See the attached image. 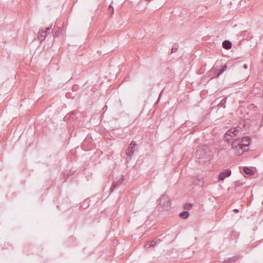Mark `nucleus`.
Masks as SVG:
<instances>
[{
	"mask_svg": "<svg viewBox=\"0 0 263 263\" xmlns=\"http://www.w3.org/2000/svg\"><path fill=\"white\" fill-rule=\"evenodd\" d=\"M238 136L231 143V149H233L237 156H240L249 150V146L251 140L248 136Z\"/></svg>",
	"mask_w": 263,
	"mask_h": 263,
	"instance_id": "1",
	"label": "nucleus"
},
{
	"mask_svg": "<svg viewBox=\"0 0 263 263\" xmlns=\"http://www.w3.org/2000/svg\"><path fill=\"white\" fill-rule=\"evenodd\" d=\"M196 161L200 164H204L212 159L211 148L207 145L198 146L195 153Z\"/></svg>",
	"mask_w": 263,
	"mask_h": 263,
	"instance_id": "2",
	"label": "nucleus"
},
{
	"mask_svg": "<svg viewBox=\"0 0 263 263\" xmlns=\"http://www.w3.org/2000/svg\"><path fill=\"white\" fill-rule=\"evenodd\" d=\"M241 128L239 127L236 128H231L229 129L223 135V139L229 144L232 143L236 138L238 136H241L242 133Z\"/></svg>",
	"mask_w": 263,
	"mask_h": 263,
	"instance_id": "3",
	"label": "nucleus"
},
{
	"mask_svg": "<svg viewBox=\"0 0 263 263\" xmlns=\"http://www.w3.org/2000/svg\"><path fill=\"white\" fill-rule=\"evenodd\" d=\"M159 205L163 210H168L171 208V200L168 196L165 194H163L159 199Z\"/></svg>",
	"mask_w": 263,
	"mask_h": 263,
	"instance_id": "4",
	"label": "nucleus"
},
{
	"mask_svg": "<svg viewBox=\"0 0 263 263\" xmlns=\"http://www.w3.org/2000/svg\"><path fill=\"white\" fill-rule=\"evenodd\" d=\"M241 63V62L240 61L233 63L232 61H228L224 65L221 66V67H219V69L222 73L227 70H228L229 71L233 70L234 68L239 66Z\"/></svg>",
	"mask_w": 263,
	"mask_h": 263,
	"instance_id": "5",
	"label": "nucleus"
},
{
	"mask_svg": "<svg viewBox=\"0 0 263 263\" xmlns=\"http://www.w3.org/2000/svg\"><path fill=\"white\" fill-rule=\"evenodd\" d=\"M137 146L134 141H132L129 144L127 149L126 150V155L128 157L131 158L134 153L136 151V147Z\"/></svg>",
	"mask_w": 263,
	"mask_h": 263,
	"instance_id": "6",
	"label": "nucleus"
},
{
	"mask_svg": "<svg viewBox=\"0 0 263 263\" xmlns=\"http://www.w3.org/2000/svg\"><path fill=\"white\" fill-rule=\"evenodd\" d=\"M124 181V176L122 175L121 177V178L117 181H114L112 182L110 187V193H111L114 190L117 189L118 187L120 186Z\"/></svg>",
	"mask_w": 263,
	"mask_h": 263,
	"instance_id": "7",
	"label": "nucleus"
},
{
	"mask_svg": "<svg viewBox=\"0 0 263 263\" xmlns=\"http://www.w3.org/2000/svg\"><path fill=\"white\" fill-rule=\"evenodd\" d=\"M192 180V183L196 185L201 186L203 185L204 178L202 177L197 176L193 177Z\"/></svg>",
	"mask_w": 263,
	"mask_h": 263,
	"instance_id": "8",
	"label": "nucleus"
},
{
	"mask_svg": "<svg viewBox=\"0 0 263 263\" xmlns=\"http://www.w3.org/2000/svg\"><path fill=\"white\" fill-rule=\"evenodd\" d=\"M231 174V171L230 169H226L223 172H221L218 175V179L219 180H223L226 177H229Z\"/></svg>",
	"mask_w": 263,
	"mask_h": 263,
	"instance_id": "9",
	"label": "nucleus"
},
{
	"mask_svg": "<svg viewBox=\"0 0 263 263\" xmlns=\"http://www.w3.org/2000/svg\"><path fill=\"white\" fill-rule=\"evenodd\" d=\"M37 37L38 39L41 42L43 41L45 39L46 35L45 34L44 28H40L39 29V32L37 34Z\"/></svg>",
	"mask_w": 263,
	"mask_h": 263,
	"instance_id": "10",
	"label": "nucleus"
},
{
	"mask_svg": "<svg viewBox=\"0 0 263 263\" xmlns=\"http://www.w3.org/2000/svg\"><path fill=\"white\" fill-rule=\"evenodd\" d=\"M222 46L224 49L229 50L232 48V44L229 40H224L222 43Z\"/></svg>",
	"mask_w": 263,
	"mask_h": 263,
	"instance_id": "11",
	"label": "nucleus"
},
{
	"mask_svg": "<svg viewBox=\"0 0 263 263\" xmlns=\"http://www.w3.org/2000/svg\"><path fill=\"white\" fill-rule=\"evenodd\" d=\"M243 173L248 175H253L254 174V171L252 170V168L248 167V166H244L243 167Z\"/></svg>",
	"mask_w": 263,
	"mask_h": 263,
	"instance_id": "12",
	"label": "nucleus"
},
{
	"mask_svg": "<svg viewBox=\"0 0 263 263\" xmlns=\"http://www.w3.org/2000/svg\"><path fill=\"white\" fill-rule=\"evenodd\" d=\"M217 71V65L214 66L213 68L209 71V76L212 77V78H217L214 75H216Z\"/></svg>",
	"mask_w": 263,
	"mask_h": 263,
	"instance_id": "13",
	"label": "nucleus"
},
{
	"mask_svg": "<svg viewBox=\"0 0 263 263\" xmlns=\"http://www.w3.org/2000/svg\"><path fill=\"white\" fill-rule=\"evenodd\" d=\"M53 36L58 37L62 33V29L60 28H57V29H53L52 31Z\"/></svg>",
	"mask_w": 263,
	"mask_h": 263,
	"instance_id": "14",
	"label": "nucleus"
},
{
	"mask_svg": "<svg viewBox=\"0 0 263 263\" xmlns=\"http://www.w3.org/2000/svg\"><path fill=\"white\" fill-rule=\"evenodd\" d=\"M179 217L181 218H182V219H187L189 216H190V213L188 211H184L182 212H181L179 214Z\"/></svg>",
	"mask_w": 263,
	"mask_h": 263,
	"instance_id": "15",
	"label": "nucleus"
},
{
	"mask_svg": "<svg viewBox=\"0 0 263 263\" xmlns=\"http://www.w3.org/2000/svg\"><path fill=\"white\" fill-rule=\"evenodd\" d=\"M239 256H234L229 258L227 260H225V263H234L238 259Z\"/></svg>",
	"mask_w": 263,
	"mask_h": 263,
	"instance_id": "16",
	"label": "nucleus"
},
{
	"mask_svg": "<svg viewBox=\"0 0 263 263\" xmlns=\"http://www.w3.org/2000/svg\"><path fill=\"white\" fill-rule=\"evenodd\" d=\"M75 113L74 112H70L69 114H68L64 117V120L65 121H66L67 120H70L71 117H72V119H73V116H75Z\"/></svg>",
	"mask_w": 263,
	"mask_h": 263,
	"instance_id": "17",
	"label": "nucleus"
},
{
	"mask_svg": "<svg viewBox=\"0 0 263 263\" xmlns=\"http://www.w3.org/2000/svg\"><path fill=\"white\" fill-rule=\"evenodd\" d=\"M159 242H160V239L152 240L149 241V246L148 247H154L156 244H158Z\"/></svg>",
	"mask_w": 263,
	"mask_h": 263,
	"instance_id": "18",
	"label": "nucleus"
},
{
	"mask_svg": "<svg viewBox=\"0 0 263 263\" xmlns=\"http://www.w3.org/2000/svg\"><path fill=\"white\" fill-rule=\"evenodd\" d=\"M193 207V204L191 203H186L183 204V208L184 210H190Z\"/></svg>",
	"mask_w": 263,
	"mask_h": 263,
	"instance_id": "19",
	"label": "nucleus"
},
{
	"mask_svg": "<svg viewBox=\"0 0 263 263\" xmlns=\"http://www.w3.org/2000/svg\"><path fill=\"white\" fill-rule=\"evenodd\" d=\"M108 14H110V16L111 17L114 14V8L110 4L108 8Z\"/></svg>",
	"mask_w": 263,
	"mask_h": 263,
	"instance_id": "20",
	"label": "nucleus"
},
{
	"mask_svg": "<svg viewBox=\"0 0 263 263\" xmlns=\"http://www.w3.org/2000/svg\"><path fill=\"white\" fill-rule=\"evenodd\" d=\"M178 47H179V46L177 44H174L171 49V53L176 52L178 48Z\"/></svg>",
	"mask_w": 263,
	"mask_h": 263,
	"instance_id": "21",
	"label": "nucleus"
},
{
	"mask_svg": "<svg viewBox=\"0 0 263 263\" xmlns=\"http://www.w3.org/2000/svg\"><path fill=\"white\" fill-rule=\"evenodd\" d=\"M52 26V24L50 25L49 27L45 28V29H44V31L45 32V35L47 36L49 33V31L51 29Z\"/></svg>",
	"mask_w": 263,
	"mask_h": 263,
	"instance_id": "22",
	"label": "nucleus"
},
{
	"mask_svg": "<svg viewBox=\"0 0 263 263\" xmlns=\"http://www.w3.org/2000/svg\"><path fill=\"white\" fill-rule=\"evenodd\" d=\"M223 73L221 71V70L219 69V67L217 66V74L216 75H214L215 77H219L221 74Z\"/></svg>",
	"mask_w": 263,
	"mask_h": 263,
	"instance_id": "23",
	"label": "nucleus"
},
{
	"mask_svg": "<svg viewBox=\"0 0 263 263\" xmlns=\"http://www.w3.org/2000/svg\"><path fill=\"white\" fill-rule=\"evenodd\" d=\"M73 174V173L70 171L67 174V177L66 178H68V177L71 176Z\"/></svg>",
	"mask_w": 263,
	"mask_h": 263,
	"instance_id": "24",
	"label": "nucleus"
},
{
	"mask_svg": "<svg viewBox=\"0 0 263 263\" xmlns=\"http://www.w3.org/2000/svg\"><path fill=\"white\" fill-rule=\"evenodd\" d=\"M162 91H161V92H160V95H159V97H158V100H157V102L155 103V105L157 104L158 103V102L159 101V100H160V95H161V93H162Z\"/></svg>",
	"mask_w": 263,
	"mask_h": 263,
	"instance_id": "25",
	"label": "nucleus"
},
{
	"mask_svg": "<svg viewBox=\"0 0 263 263\" xmlns=\"http://www.w3.org/2000/svg\"><path fill=\"white\" fill-rule=\"evenodd\" d=\"M243 68L245 69L248 68V65L246 64H244L243 65Z\"/></svg>",
	"mask_w": 263,
	"mask_h": 263,
	"instance_id": "26",
	"label": "nucleus"
},
{
	"mask_svg": "<svg viewBox=\"0 0 263 263\" xmlns=\"http://www.w3.org/2000/svg\"><path fill=\"white\" fill-rule=\"evenodd\" d=\"M233 211L235 212V213H238L239 212V210L237 209H235L234 210H233Z\"/></svg>",
	"mask_w": 263,
	"mask_h": 263,
	"instance_id": "27",
	"label": "nucleus"
},
{
	"mask_svg": "<svg viewBox=\"0 0 263 263\" xmlns=\"http://www.w3.org/2000/svg\"><path fill=\"white\" fill-rule=\"evenodd\" d=\"M235 184H236V186H239L240 185H242V183H240V184H238V183H237V182H236Z\"/></svg>",
	"mask_w": 263,
	"mask_h": 263,
	"instance_id": "28",
	"label": "nucleus"
},
{
	"mask_svg": "<svg viewBox=\"0 0 263 263\" xmlns=\"http://www.w3.org/2000/svg\"><path fill=\"white\" fill-rule=\"evenodd\" d=\"M64 176L66 177L65 173H64Z\"/></svg>",
	"mask_w": 263,
	"mask_h": 263,
	"instance_id": "29",
	"label": "nucleus"
},
{
	"mask_svg": "<svg viewBox=\"0 0 263 263\" xmlns=\"http://www.w3.org/2000/svg\"><path fill=\"white\" fill-rule=\"evenodd\" d=\"M262 121H263V115H262Z\"/></svg>",
	"mask_w": 263,
	"mask_h": 263,
	"instance_id": "30",
	"label": "nucleus"
}]
</instances>
